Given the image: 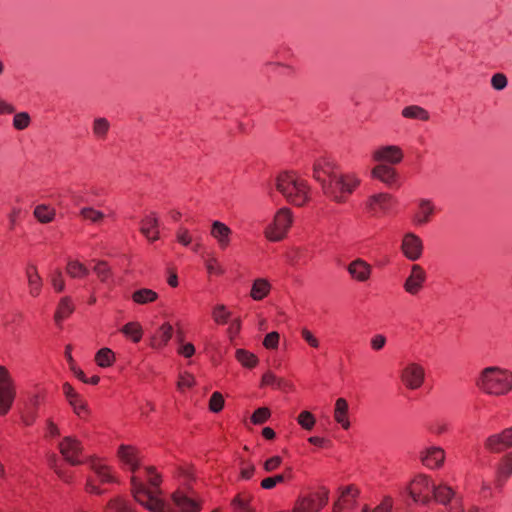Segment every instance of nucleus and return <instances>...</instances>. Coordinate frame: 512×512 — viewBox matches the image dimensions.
<instances>
[{"mask_svg": "<svg viewBox=\"0 0 512 512\" xmlns=\"http://www.w3.org/2000/svg\"><path fill=\"white\" fill-rule=\"evenodd\" d=\"M122 465L132 473L131 491L136 502L150 512H176L163 497L159 488L161 477L153 467H142L136 447L122 444L118 448Z\"/></svg>", "mask_w": 512, "mask_h": 512, "instance_id": "obj_1", "label": "nucleus"}, {"mask_svg": "<svg viewBox=\"0 0 512 512\" xmlns=\"http://www.w3.org/2000/svg\"><path fill=\"white\" fill-rule=\"evenodd\" d=\"M276 190L293 206L303 207L312 198L308 181L295 171H282L274 179Z\"/></svg>", "mask_w": 512, "mask_h": 512, "instance_id": "obj_2", "label": "nucleus"}, {"mask_svg": "<svg viewBox=\"0 0 512 512\" xmlns=\"http://www.w3.org/2000/svg\"><path fill=\"white\" fill-rule=\"evenodd\" d=\"M484 394L500 397L512 391V371L498 366L484 368L476 381Z\"/></svg>", "mask_w": 512, "mask_h": 512, "instance_id": "obj_3", "label": "nucleus"}, {"mask_svg": "<svg viewBox=\"0 0 512 512\" xmlns=\"http://www.w3.org/2000/svg\"><path fill=\"white\" fill-rule=\"evenodd\" d=\"M360 184L361 179L355 172H337L323 184L322 192L332 202L344 204L349 196L358 189Z\"/></svg>", "mask_w": 512, "mask_h": 512, "instance_id": "obj_4", "label": "nucleus"}, {"mask_svg": "<svg viewBox=\"0 0 512 512\" xmlns=\"http://www.w3.org/2000/svg\"><path fill=\"white\" fill-rule=\"evenodd\" d=\"M294 222V215L290 208L282 207L274 215L272 222L265 228V237L272 242L283 240Z\"/></svg>", "mask_w": 512, "mask_h": 512, "instance_id": "obj_5", "label": "nucleus"}, {"mask_svg": "<svg viewBox=\"0 0 512 512\" xmlns=\"http://www.w3.org/2000/svg\"><path fill=\"white\" fill-rule=\"evenodd\" d=\"M58 449L63 459L72 466L86 463L84 447L76 436H65L58 444Z\"/></svg>", "mask_w": 512, "mask_h": 512, "instance_id": "obj_6", "label": "nucleus"}, {"mask_svg": "<svg viewBox=\"0 0 512 512\" xmlns=\"http://www.w3.org/2000/svg\"><path fill=\"white\" fill-rule=\"evenodd\" d=\"M328 502L326 491L300 494L294 502L292 512H319Z\"/></svg>", "mask_w": 512, "mask_h": 512, "instance_id": "obj_7", "label": "nucleus"}, {"mask_svg": "<svg viewBox=\"0 0 512 512\" xmlns=\"http://www.w3.org/2000/svg\"><path fill=\"white\" fill-rule=\"evenodd\" d=\"M404 159V151L398 145H380L371 153V160L377 164L395 166Z\"/></svg>", "mask_w": 512, "mask_h": 512, "instance_id": "obj_8", "label": "nucleus"}, {"mask_svg": "<svg viewBox=\"0 0 512 512\" xmlns=\"http://www.w3.org/2000/svg\"><path fill=\"white\" fill-rule=\"evenodd\" d=\"M433 488L431 479L427 475L419 474L411 480L408 492L415 502L425 504L430 500Z\"/></svg>", "mask_w": 512, "mask_h": 512, "instance_id": "obj_9", "label": "nucleus"}, {"mask_svg": "<svg viewBox=\"0 0 512 512\" xmlns=\"http://www.w3.org/2000/svg\"><path fill=\"white\" fill-rule=\"evenodd\" d=\"M396 205V200L390 193L380 192L367 197L364 207L365 210L373 215L388 213Z\"/></svg>", "mask_w": 512, "mask_h": 512, "instance_id": "obj_10", "label": "nucleus"}, {"mask_svg": "<svg viewBox=\"0 0 512 512\" xmlns=\"http://www.w3.org/2000/svg\"><path fill=\"white\" fill-rule=\"evenodd\" d=\"M174 505L180 512H200L202 503L189 488H178L171 495Z\"/></svg>", "mask_w": 512, "mask_h": 512, "instance_id": "obj_11", "label": "nucleus"}, {"mask_svg": "<svg viewBox=\"0 0 512 512\" xmlns=\"http://www.w3.org/2000/svg\"><path fill=\"white\" fill-rule=\"evenodd\" d=\"M415 205L412 223L415 226H424L430 223L437 212L434 201L429 198H419Z\"/></svg>", "mask_w": 512, "mask_h": 512, "instance_id": "obj_12", "label": "nucleus"}, {"mask_svg": "<svg viewBox=\"0 0 512 512\" xmlns=\"http://www.w3.org/2000/svg\"><path fill=\"white\" fill-rule=\"evenodd\" d=\"M425 379V370L418 363L407 364L401 372V381L410 390L419 389Z\"/></svg>", "mask_w": 512, "mask_h": 512, "instance_id": "obj_13", "label": "nucleus"}, {"mask_svg": "<svg viewBox=\"0 0 512 512\" xmlns=\"http://www.w3.org/2000/svg\"><path fill=\"white\" fill-rule=\"evenodd\" d=\"M401 252L410 261L422 257L424 245L422 239L413 232L405 233L401 241Z\"/></svg>", "mask_w": 512, "mask_h": 512, "instance_id": "obj_14", "label": "nucleus"}, {"mask_svg": "<svg viewBox=\"0 0 512 512\" xmlns=\"http://www.w3.org/2000/svg\"><path fill=\"white\" fill-rule=\"evenodd\" d=\"M427 279L426 271L419 264H413L410 274L403 283V289L406 293L415 296L424 288Z\"/></svg>", "mask_w": 512, "mask_h": 512, "instance_id": "obj_15", "label": "nucleus"}, {"mask_svg": "<svg viewBox=\"0 0 512 512\" xmlns=\"http://www.w3.org/2000/svg\"><path fill=\"white\" fill-rule=\"evenodd\" d=\"M484 447L491 453H500L512 447V427L490 435L485 440Z\"/></svg>", "mask_w": 512, "mask_h": 512, "instance_id": "obj_16", "label": "nucleus"}, {"mask_svg": "<svg viewBox=\"0 0 512 512\" xmlns=\"http://www.w3.org/2000/svg\"><path fill=\"white\" fill-rule=\"evenodd\" d=\"M62 391L74 413L80 418H86L89 415V409L83 397L68 382L62 385Z\"/></svg>", "mask_w": 512, "mask_h": 512, "instance_id": "obj_17", "label": "nucleus"}, {"mask_svg": "<svg viewBox=\"0 0 512 512\" xmlns=\"http://www.w3.org/2000/svg\"><path fill=\"white\" fill-rule=\"evenodd\" d=\"M359 489L354 485L345 487L334 503L333 512H352L357 504Z\"/></svg>", "mask_w": 512, "mask_h": 512, "instance_id": "obj_18", "label": "nucleus"}, {"mask_svg": "<svg viewBox=\"0 0 512 512\" xmlns=\"http://www.w3.org/2000/svg\"><path fill=\"white\" fill-rule=\"evenodd\" d=\"M373 268L362 258H356L347 265V272L352 280L364 283L370 280Z\"/></svg>", "mask_w": 512, "mask_h": 512, "instance_id": "obj_19", "label": "nucleus"}, {"mask_svg": "<svg viewBox=\"0 0 512 512\" xmlns=\"http://www.w3.org/2000/svg\"><path fill=\"white\" fill-rule=\"evenodd\" d=\"M371 177L382 182L387 187L397 186L399 183V174L397 170L387 164H377L371 169Z\"/></svg>", "mask_w": 512, "mask_h": 512, "instance_id": "obj_20", "label": "nucleus"}, {"mask_svg": "<svg viewBox=\"0 0 512 512\" xmlns=\"http://www.w3.org/2000/svg\"><path fill=\"white\" fill-rule=\"evenodd\" d=\"M210 235L222 251L231 245L233 232L228 225L219 220H214L211 223Z\"/></svg>", "mask_w": 512, "mask_h": 512, "instance_id": "obj_21", "label": "nucleus"}, {"mask_svg": "<svg viewBox=\"0 0 512 512\" xmlns=\"http://www.w3.org/2000/svg\"><path fill=\"white\" fill-rule=\"evenodd\" d=\"M420 460L429 469H438L445 461V451L439 446H430L420 453Z\"/></svg>", "mask_w": 512, "mask_h": 512, "instance_id": "obj_22", "label": "nucleus"}, {"mask_svg": "<svg viewBox=\"0 0 512 512\" xmlns=\"http://www.w3.org/2000/svg\"><path fill=\"white\" fill-rule=\"evenodd\" d=\"M140 232L149 242L159 239V217L156 212H150L141 219Z\"/></svg>", "mask_w": 512, "mask_h": 512, "instance_id": "obj_23", "label": "nucleus"}, {"mask_svg": "<svg viewBox=\"0 0 512 512\" xmlns=\"http://www.w3.org/2000/svg\"><path fill=\"white\" fill-rule=\"evenodd\" d=\"M512 476V451L502 457L498 465L495 476V489L501 492L507 482Z\"/></svg>", "mask_w": 512, "mask_h": 512, "instance_id": "obj_24", "label": "nucleus"}, {"mask_svg": "<svg viewBox=\"0 0 512 512\" xmlns=\"http://www.w3.org/2000/svg\"><path fill=\"white\" fill-rule=\"evenodd\" d=\"M337 172L334 170L333 164L325 159L316 160L313 166V178L320 184L321 189L323 184L335 175Z\"/></svg>", "mask_w": 512, "mask_h": 512, "instance_id": "obj_25", "label": "nucleus"}, {"mask_svg": "<svg viewBox=\"0 0 512 512\" xmlns=\"http://www.w3.org/2000/svg\"><path fill=\"white\" fill-rule=\"evenodd\" d=\"M90 468L97 475L100 483L102 484H110L117 483L118 480L114 475L111 467L107 466L104 462L99 459L91 458L89 461Z\"/></svg>", "mask_w": 512, "mask_h": 512, "instance_id": "obj_26", "label": "nucleus"}, {"mask_svg": "<svg viewBox=\"0 0 512 512\" xmlns=\"http://www.w3.org/2000/svg\"><path fill=\"white\" fill-rule=\"evenodd\" d=\"M173 336V327L170 323H163L151 338L150 346L153 349L164 348Z\"/></svg>", "mask_w": 512, "mask_h": 512, "instance_id": "obj_27", "label": "nucleus"}, {"mask_svg": "<svg viewBox=\"0 0 512 512\" xmlns=\"http://www.w3.org/2000/svg\"><path fill=\"white\" fill-rule=\"evenodd\" d=\"M26 278L29 295L34 298L38 297L42 292L43 280L36 266L29 265L26 268Z\"/></svg>", "mask_w": 512, "mask_h": 512, "instance_id": "obj_28", "label": "nucleus"}, {"mask_svg": "<svg viewBox=\"0 0 512 512\" xmlns=\"http://www.w3.org/2000/svg\"><path fill=\"white\" fill-rule=\"evenodd\" d=\"M75 305L70 296L62 297L56 307L54 321L56 325L61 326L62 322L68 319L74 312Z\"/></svg>", "mask_w": 512, "mask_h": 512, "instance_id": "obj_29", "label": "nucleus"}, {"mask_svg": "<svg viewBox=\"0 0 512 512\" xmlns=\"http://www.w3.org/2000/svg\"><path fill=\"white\" fill-rule=\"evenodd\" d=\"M349 405L346 399L338 398L335 402L334 406V420L344 429L348 430L350 428V420H349Z\"/></svg>", "mask_w": 512, "mask_h": 512, "instance_id": "obj_30", "label": "nucleus"}, {"mask_svg": "<svg viewBox=\"0 0 512 512\" xmlns=\"http://www.w3.org/2000/svg\"><path fill=\"white\" fill-rule=\"evenodd\" d=\"M271 288L272 285L268 279L257 278L252 283L250 297L254 301H261L269 295Z\"/></svg>", "mask_w": 512, "mask_h": 512, "instance_id": "obj_31", "label": "nucleus"}, {"mask_svg": "<svg viewBox=\"0 0 512 512\" xmlns=\"http://www.w3.org/2000/svg\"><path fill=\"white\" fill-rule=\"evenodd\" d=\"M159 294L150 288L136 289L131 294V300L137 305H148L158 300Z\"/></svg>", "mask_w": 512, "mask_h": 512, "instance_id": "obj_32", "label": "nucleus"}, {"mask_svg": "<svg viewBox=\"0 0 512 512\" xmlns=\"http://www.w3.org/2000/svg\"><path fill=\"white\" fill-rule=\"evenodd\" d=\"M123 336L132 341L133 343H139L143 338V328L138 321H130L123 325L120 329Z\"/></svg>", "mask_w": 512, "mask_h": 512, "instance_id": "obj_33", "label": "nucleus"}, {"mask_svg": "<svg viewBox=\"0 0 512 512\" xmlns=\"http://www.w3.org/2000/svg\"><path fill=\"white\" fill-rule=\"evenodd\" d=\"M252 496L246 493L237 494L231 501L234 512H255L251 506Z\"/></svg>", "mask_w": 512, "mask_h": 512, "instance_id": "obj_34", "label": "nucleus"}, {"mask_svg": "<svg viewBox=\"0 0 512 512\" xmlns=\"http://www.w3.org/2000/svg\"><path fill=\"white\" fill-rule=\"evenodd\" d=\"M105 512H135L133 505L121 496H117L109 500L106 505Z\"/></svg>", "mask_w": 512, "mask_h": 512, "instance_id": "obj_35", "label": "nucleus"}, {"mask_svg": "<svg viewBox=\"0 0 512 512\" xmlns=\"http://www.w3.org/2000/svg\"><path fill=\"white\" fill-rule=\"evenodd\" d=\"M260 387H271L273 389H285L288 382L283 378L277 377L272 371H267L262 375Z\"/></svg>", "mask_w": 512, "mask_h": 512, "instance_id": "obj_36", "label": "nucleus"}, {"mask_svg": "<svg viewBox=\"0 0 512 512\" xmlns=\"http://www.w3.org/2000/svg\"><path fill=\"white\" fill-rule=\"evenodd\" d=\"M401 115L407 119H415L421 121H428L430 118L429 112L418 105H410L404 107L402 109Z\"/></svg>", "mask_w": 512, "mask_h": 512, "instance_id": "obj_37", "label": "nucleus"}, {"mask_svg": "<svg viewBox=\"0 0 512 512\" xmlns=\"http://www.w3.org/2000/svg\"><path fill=\"white\" fill-rule=\"evenodd\" d=\"M115 361L116 355L110 348H101L95 354V362L101 368L111 367Z\"/></svg>", "mask_w": 512, "mask_h": 512, "instance_id": "obj_38", "label": "nucleus"}, {"mask_svg": "<svg viewBox=\"0 0 512 512\" xmlns=\"http://www.w3.org/2000/svg\"><path fill=\"white\" fill-rule=\"evenodd\" d=\"M235 358L243 367L249 369L256 367L259 362L258 357L254 353L243 348L235 351Z\"/></svg>", "mask_w": 512, "mask_h": 512, "instance_id": "obj_39", "label": "nucleus"}, {"mask_svg": "<svg viewBox=\"0 0 512 512\" xmlns=\"http://www.w3.org/2000/svg\"><path fill=\"white\" fill-rule=\"evenodd\" d=\"M211 316L217 325H225L231 320L232 313L224 304H217L213 307Z\"/></svg>", "mask_w": 512, "mask_h": 512, "instance_id": "obj_40", "label": "nucleus"}, {"mask_svg": "<svg viewBox=\"0 0 512 512\" xmlns=\"http://www.w3.org/2000/svg\"><path fill=\"white\" fill-rule=\"evenodd\" d=\"M66 272L71 278L82 279L88 276L89 269L77 260H70L67 263Z\"/></svg>", "mask_w": 512, "mask_h": 512, "instance_id": "obj_41", "label": "nucleus"}, {"mask_svg": "<svg viewBox=\"0 0 512 512\" xmlns=\"http://www.w3.org/2000/svg\"><path fill=\"white\" fill-rule=\"evenodd\" d=\"M33 214L39 222L46 224L54 220L56 211L51 206L41 204L35 207Z\"/></svg>", "mask_w": 512, "mask_h": 512, "instance_id": "obj_42", "label": "nucleus"}, {"mask_svg": "<svg viewBox=\"0 0 512 512\" xmlns=\"http://www.w3.org/2000/svg\"><path fill=\"white\" fill-rule=\"evenodd\" d=\"M110 129L109 121L104 117L95 118L92 125V132L96 139L104 140Z\"/></svg>", "mask_w": 512, "mask_h": 512, "instance_id": "obj_43", "label": "nucleus"}, {"mask_svg": "<svg viewBox=\"0 0 512 512\" xmlns=\"http://www.w3.org/2000/svg\"><path fill=\"white\" fill-rule=\"evenodd\" d=\"M432 494L438 503L447 505L452 500L454 491L449 486L439 485L438 487L434 486Z\"/></svg>", "mask_w": 512, "mask_h": 512, "instance_id": "obj_44", "label": "nucleus"}, {"mask_svg": "<svg viewBox=\"0 0 512 512\" xmlns=\"http://www.w3.org/2000/svg\"><path fill=\"white\" fill-rule=\"evenodd\" d=\"M80 216L92 224L101 223L105 218V214L102 211L93 207H83L80 210Z\"/></svg>", "mask_w": 512, "mask_h": 512, "instance_id": "obj_45", "label": "nucleus"}, {"mask_svg": "<svg viewBox=\"0 0 512 512\" xmlns=\"http://www.w3.org/2000/svg\"><path fill=\"white\" fill-rule=\"evenodd\" d=\"M0 391L16 392L12 376L5 366H0Z\"/></svg>", "mask_w": 512, "mask_h": 512, "instance_id": "obj_46", "label": "nucleus"}, {"mask_svg": "<svg viewBox=\"0 0 512 512\" xmlns=\"http://www.w3.org/2000/svg\"><path fill=\"white\" fill-rule=\"evenodd\" d=\"M16 392L0 391V416L6 415L14 402Z\"/></svg>", "mask_w": 512, "mask_h": 512, "instance_id": "obj_47", "label": "nucleus"}, {"mask_svg": "<svg viewBox=\"0 0 512 512\" xmlns=\"http://www.w3.org/2000/svg\"><path fill=\"white\" fill-rule=\"evenodd\" d=\"M205 267L210 276H222L225 273L224 268L215 256H210L205 260Z\"/></svg>", "mask_w": 512, "mask_h": 512, "instance_id": "obj_48", "label": "nucleus"}, {"mask_svg": "<svg viewBox=\"0 0 512 512\" xmlns=\"http://www.w3.org/2000/svg\"><path fill=\"white\" fill-rule=\"evenodd\" d=\"M297 423L304 430L311 431L316 424V418L311 412L305 410L297 416Z\"/></svg>", "mask_w": 512, "mask_h": 512, "instance_id": "obj_49", "label": "nucleus"}, {"mask_svg": "<svg viewBox=\"0 0 512 512\" xmlns=\"http://www.w3.org/2000/svg\"><path fill=\"white\" fill-rule=\"evenodd\" d=\"M50 283L55 292L60 293L65 289V281L61 270L55 269L50 274Z\"/></svg>", "mask_w": 512, "mask_h": 512, "instance_id": "obj_50", "label": "nucleus"}, {"mask_svg": "<svg viewBox=\"0 0 512 512\" xmlns=\"http://www.w3.org/2000/svg\"><path fill=\"white\" fill-rule=\"evenodd\" d=\"M283 463V458L279 455H274L267 458L263 463V470L266 473H272L279 469Z\"/></svg>", "mask_w": 512, "mask_h": 512, "instance_id": "obj_51", "label": "nucleus"}, {"mask_svg": "<svg viewBox=\"0 0 512 512\" xmlns=\"http://www.w3.org/2000/svg\"><path fill=\"white\" fill-rule=\"evenodd\" d=\"M256 472L255 465L250 461L242 460L240 462V478L242 480H250Z\"/></svg>", "mask_w": 512, "mask_h": 512, "instance_id": "obj_52", "label": "nucleus"}, {"mask_svg": "<svg viewBox=\"0 0 512 512\" xmlns=\"http://www.w3.org/2000/svg\"><path fill=\"white\" fill-rule=\"evenodd\" d=\"M270 415L268 408L260 407L253 412L251 422L256 425L263 424L269 419Z\"/></svg>", "mask_w": 512, "mask_h": 512, "instance_id": "obj_53", "label": "nucleus"}, {"mask_svg": "<svg viewBox=\"0 0 512 512\" xmlns=\"http://www.w3.org/2000/svg\"><path fill=\"white\" fill-rule=\"evenodd\" d=\"M224 407V398L220 392H213L209 400V409L214 413L220 412Z\"/></svg>", "mask_w": 512, "mask_h": 512, "instance_id": "obj_54", "label": "nucleus"}, {"mask_svg": "<svg viewBox=\"0 0 512 512\" xmlns=\"http://www.w3.org/2000/svg\"><path fill=\"white\" fill-rule=\"evenodd\" d=\"M94 272L97 274L101 282H106L111 277V271L108 264L104 261H99L94 266Z\"/></svg>", "mask_w": 512, "mask_h": 512, "instance_id": "obj_55", "label": "nucleus"}, {"mask_svg": "<svg viewBox=\"0 0 512 512\" xmlns=\"http://www.w3.org/2000/svg\"><path fill=\"white\" fill-rule=\"evenodd\" d=\"M30 124V116L27 112H20L14 115L13 127L17 130H24Z\"/></svg>", "mask_w": 512, "mask_h": 512, "instance_id": "obj_56", "label": "nucleus"}, {"mask_svg": "<svg viewBox=\"0 0 512 512\" xmlns=\"http://www.w3.org/2000/svg\"><path fill=\"white\" fill-rule=\"evenodd\" d=\"M280 334L276 331L269 332L263 339V346L266 349L275 350L279 346Z\"/></svg>", "mask_w": 512, "mask_h": 512, "instance_id": "obj_57", "label": "nucleus"}, {"mask_svg": "<svg viewBox=\"0 0 512 512\" xmlns=\"http://www.w3.org/2000/svg\"><path fill=\"white\" fill-rule=\"evenodd\" d=\"M227 335L231 341H233L241 331V320L240 318L231 319L228 322Z\"/></svg>", "mask_w": 512, "mask_h": 512, "instance_id": "obj_58", "label": "nucleus"}, {"mask_svg": "<svg viewBox=\"0 0 512 512\" xmlns=\"http://www.w3.org/2000/svg\"><path fill=\"white\" fill-rule=\"evenodd\" d=\"M176 239L178 243H180L183 246H188L192 242V236L189 230L185 227L178 228L176 232Z\"/></svg>", "mask_w": 512, "mask_h": 512, "instance_id": "obj_59", "label": "nucleus"}, {"mask_svg": "<svg viewBox=\"0 0 512 512\" xmlns=\"http://www.w3.org/2000/svg\"><path fill=\"white\" fill-rule=\"evenodd\" d=\"M301 336L306 341V343L312 348H319L320 341L319 339L307 328H302Z\"/></svg>", "mask_w": 512, "mask_h": 512, "instance_id": "obj_60", "label": "nucleus"}, {"mask_svg": "<svg viewBox=\"0 0 512 512\" xmlns=\"http://www.w3.org/2000/svg\"><path fill=\"white\" fill-rule=\"evenodd\" d=\"M507 77L502 73H496L491 78V85L495 90H502L507 86Z\"/></svg>", "mask_w": 512, "mask_h": 512, "instance_id": "obj_61", "label": "nucleus"}, {"mask_svg": "<svg viewBox=\"0 0 512 512\" xmlns=\"http://www.w3.org/2000/svg\"><path fill=\"white\" fill-rule=\"evenodd\" d=\"M387 342V338L383 334H376L370 340L371 349L374 351L382 350Z\"/></svg>", "mask_w": 512, "mask_h": 512, "instance_id": "obj_62", "label": "nucleus"}, {"mask_svg": "<svg viewBox=\"0 0 512 512\" xmlns=\"http://www.w3.org/2000/svg\"><path fill=\"white\" fill-rule=\"evenodd\" d=\"M393 507V500L390 497H385L382 502L375 507L372 511L368 509H363L366 512H391Z\"/></svg>", "mask_w": 512, "mask_h": 512, "instance_id": "obj_63", "label": "nucleus"}, {"mask_svg": "<svg viewBox=\"0 0 512 512\" xmlns=\"http://www.w3.org/2000/svg\"><path fill=\"white\" fill-rule=\"evenodd\" d=\"M429 431L435 435H442L448 431V424L443 421H435L429 425Z\"/></svg>", "mask_w": 512, "mask_h": 512, "instance_id": "obj_64", "label": "nucleus"}]
</instances>
